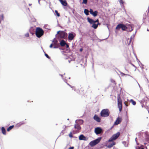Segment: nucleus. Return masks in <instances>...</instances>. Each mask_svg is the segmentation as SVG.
Masks as SVG:
<instances>
[{
	"mask_svg": "<svg viewBox=\"0 0 149 149\" xmlns=\"http://www.w3.org/2000/svg\"><path fill=\"white\" fill-rule=\"evenodd\" d=\"M87 1L88 0H83L82 3L86 4L87 3Z\"/></svg>",
	"mask_w": 149,
	"mask_h": 149,
	"instance_id": "nucleus-27",
	"label": "nucleus"
},
{
	"mask_svg": "<svg viewBox=\"0 0 149 149\" xmlns=\"http://www.w3.org/2000/svg\"><path fill=\"white\" fill-rule=\"evenodd\" d=\"M93 119L98 122H100L101 121V118L96 115H95L93 117Z\"/></svg>",
	"mask_w": 149,
	"mask_h": 149,
	"instance_id": "nucleus-13",
	"label": "nucleus"
},
{
	"mask_svg": "<svg viewBox=\"0 0 149 149\" xmlns=\"http://www.w3.org/2000/svg\"><path fill=\"white\" fill-rule=\"evenodd\" d=\"M84 13L86 15H89V11L88 9H85L84 11Z\"/></svg>",
	"mask_w": 149,
	"mask_h": 149,
	"instance_id": "nucleus-23",
	"label": "nucleus"
},
{
	"mask_svg": "<svg viewBox=\"0 0 149 149\" xmlns=\"http://www.w3.org/2000/svg\"><path fill=\"white\" fill-rule=\"evenodd\" d=\"M119 2L121 4H122L123 5L124 2L123 0H120Z\"/></svg>",
	"mask_w": 149,
	"mask_h": 149,
	"instance_id": "nucleus-33",
	"label": "nucleus"
},
{
	"mask_svg": "<svg viewBox=\"0 0 149 149\" xmlns=\"http://www.w3.org/2000/svg\"><path fill=\"white\" fill-rule=\"evenodd\" d=\"M1 20H0V23H1Z\"/></svg>",
	"mask_w": 149,
	"mask_h": 149,
	"instance_id": "nucleus-43",
	"label": "nucleus"
},
{
	"mask_svg": "<svg viewBox=\"0 0 149 149\" xmlns=\"http://www.w3.org/2000/svg\"><path fill=\"white\" fill-rule=\"evenodd\" d=\"M79 139L80 140H86V138L85 137L83 134L80 135L79 137Z\"/></svg>",
	"mask_w": 149,
	"mask_h": 149,
	"instance_id": "nucleus-16",
	"label": "nucleus"
},
{
	"mask_svg": "<svg viewBox=\"0 0 149 149\" xmlns=\"http://www.w3.org/2000/svg\"><path fill=\"white\" fill-rule=\"evenodd\" d=\"M92 26L91 27L93 28H94V29H96L98 25H100V23H97V24H95V23H92Z\"/></svg>",
	"mask_w": 149,
	"mask_h": 149,
	"instance_id": "nucleus-14",
	"label": "nucleus"
},
{
	"mask_svg": "<svg viewBox=\"0 0 149 149\" xmlns=\"http://www.w3.org/2000/svg\"><path fill=\"white\" fill-rule=\"evenodd\" d=\"M55 13H56V14L57 15V16H58V17H59L60 16V15L59 14V13H58V12L57 11V10H55Z\"/></svg>",
	"mask_w": 149,
	"mask_h": 149,
	"instance_id": "nucleus-29",
	"label": "nucleus"
},
{
	"mask_svg": "<svg viewBox=\"0 0 149 149\" xmlns=\"http://www.w3.org/2000/svg\"><path fill=\"white\" fill-rule=\"evenodd\" d=\"M44 33L43 30L40 27H37L36 29L35 34L36 36L40 38L42 36Z\"/></svg>",
	"mask_w": 149,
	"mask_h": 149,
	"instance_id": "nucleus-2",
	"label": "nucleus"
},
{
	"mask_svg": "<svg viewBox=\"0 0 149 149\" xmlns=\"http://www.w3.org/2000/svg\"><path fill=\"white\" fill-rule=\"evenodd\" d=\"M110 112L108 109H104L102 110L101 111L100 114L101 116L102 117H107L109 116Z\"/></svg>",
	"mask_w": 149,
	"mask_h": 149,
	"instance_id": "nucleus-3",
	"label": "nucleus"
},
{
	"mask_svg": "<svg viewBox=\"0 0 149 149\" xmlns=\"http://www.w3.org/2000/svg\"><path fill=\"white\" fill-rule=\"evenodd\" d=\"M124 103L126 107L128 106L130 104V103H129L127 101H125Z\"/></svg>",
	"mask_w": 149,
	"mask_h": 149,
	"instance_id": "nucleus-28",
	"label": "nucleus"
},
{
	"mask_svg": "<svg viewBox=\"0 0 149 149\" xmlns=\"http://www.w3.org/2000/svg\"><path fill=\"white\" fill-rule=\"evenodd\" d=\"M1 16V18H2V19H3V15H2Z\"/></svg>",
	"mask_w": 149,
	"mask_h": 149,
	"instance_id": "nucleus-40",
	"label": "nucleus"
},
{
	"mask_svg": "<svg viewBox=\"0 0 149 149\" xmlns=\"http://www.w3.org/2000/svg\"><path fill=\"white\" fill-rule=\"evenodd\" d=\"M87 21L88 22H89L90 24H92V23H99V20L98 19H97L95 21H94L93 19H92L90 18L89 17H87Z\"/></svg>",
	"mask_w": 149,
	"mask_h": 149,
	"instance_id": "nucleus-8",
	"label": "nucleus"
},
{
	"mask_svg": "<svg viewBox=\"0 0 149 149\" xmlns=\"http://www.w3.org/2000/svg\"><path fill=\"white\" fill-rule=\"evenodd\" d=\"M136 149H144V148L141 147H138L136 148Z\"/></svg>",
	"mask_w": 149,
	"mask_h": 149,
	"instance_id": "nucleus-32",
	"label": "nucleus"
},
{
	"mask_svg": "<svg viewBox=\"0 0 149 149\" xmlns=\"http://www.w3.org/2000/svg\"><path fill=\"white\" fill-rule=\"evenodd\" d=\"M25 36L26 37H29V33L26 34L25 35Z\"/></svg>",
	"mask_w": 149,
	"mask_h": 149,
	"instance_id": "nucleus-34",
	"label": "nucleus"
},
{
	"mask_svg": "<svg viewBox=\"0 0 149 149\" xmlns=\"http://www.w3.org/2000/svg\"><path fill=\"white\" fill-rule=\"evenodd\" d=\"M58 48V47H56V46H54V48Z\"/></svg>",
	"mask_w": 149,
	"mask_h": 149,
	"instance_id": "nucleus-39",
	"label": "nucleus"
},
{
	"mask_svg": "<svg viewBox=\"0 0 149 149\" xmlns=\"http://www.w3.org/2000/svg\"><path fill=\"white\" fill-rule=\"evenodd\" d=\"M116 144V143L114 142H112V143L109 144V145L107 146V147L109 148H111L112 146L115 145Z\"/></svg>",
	"mask_w": 149,
	"mask_h": 149,
	"instance_id": "nucleus-18",
	"label": "nucleus"
},
{
	"mask_svg": "<svg viewBox=\"0 0 149 149\" xmlns=\"http://www.w3.org/2000/svg\"><path fill=\"white\" fill-rule=\"evenodd\" d=\"M74 128L76 129H77V130H80L81 129L80 125L77 123L75 124Z\"/></svg>",
	"mask_w": 149,
	"mask_h": 149,
	"instance_id": "nucleus-17",
	"label": "nucleus"
},
{
	"mask_svg": "<svg viewBox=\"0 0 149 149\" xmlns=\"http://www.w3.org/2000/svg\"><path fill=\"white\" fill-rule=\"evenodd\" d=\"M148 113H149V111H148Z\"/></svg>",
	"mask_w": 149,
	"mask_h": 149,
	"instance_id": "nucleus-44",
	"label": "nucleus"
},
{
	"mask_svg": "<svg viewBox=\"0 0 149 149\" xmlns=\"http://www.w3.org/2000/svg\"><path fill=\"white\" fill-rule=\"evenodd\" d=\"M83 50V48H81L80 49L79 51L80 52H81Z\"/></svg>",
	"mask_w": 149,
	"mask_h": 149,
	"instance_id": "nucleus-36",
	"label": "nucleus"
},
{
	"mask_svg": "<svg viewBox=\"0 0 149 149\" xmlns=\"http://www.w3.org/2000/svg\"><path fill=\"white\" fill-rule=\"evenodd\" d=\"M74 147L73 146L70 147L69 148V149H74Z\"/></svg>",
	"mask_w": 149,
	"mask_h": 149,
	"instance_id": "nucleus-35",
	"label": "nucleus"
},
{
	"mask_svg": "<svg viewBox=\"0 0 149 149\" xmlns=\"http://www.w3.org/2000/svg\"><path fill=\"white\" fill-rule=\"evenodd\" d=\"M45 56L46 57L49 59L50 58V57L46 53H45Z\"/></svg>",
	"mask_w": 149,
	"mask_h": 149,
	"instance_id": "nucleus-31",
	"label": "nucleus"
},
{
	"mask_svg": "<svg viewBox=\"0 0 149 149\" xmlns=\"http://www.w3.org/2000/svg\"><path fill=\"white\" fill-rule=\"evenodd\" d=\"M60 45L62 47L64 46L66 44V43L65 42V41L63 40H62L60 43Z\"/></svg>",
	"mask_w": 149,
	"mask_h": 149,
	"instance_id": "nucleus-19",
	"label": "nucleus"
},
{
	"mask_svg": "<svg viewBox=\"0 0 149 149\" xmlns=\"http://www.w3.org/2000/svg\"><path fill=\"white\" fill-rule=\"evenodd\" d=\"M102 129L99 127L95 128V132L96 134H100L102 132Z\"/></svg>",
	"mask_w": 149,
	"mask_h": 149,
	"instance_id": "nucleus-9",
	"label": "nucleus"
},
{
	"mask_svg": "<svg viewBox=\"0 0 149 149\" xmlns=\"http://www.w3.org/2000/svg\"><path fill=\"white\" fill-rule=\"evenodd\" d=\"M129 101L134 105H135L136 104V102L132 99L130 100Z\"/></svg>",
	"mask_w": 149,
	"mask_h": 149,
	"instance_id": "nucleus-24",
	"label": "nucleus"
},
{
	"mask_svg": "<svg viewBox=\"0 0 149 149\" xmlns=\"http://www.w3.org/2000/svg\"><path fill=\"white\" fill-rule=\"evenodd\" d=\"M89 12L90 13L93 15L94 17H95L97 15L98 12L97 11H93L91 9H90Z\"/></svg>",
	"mask_w": 149,
	"mask_h": 149,
	"instance_id": "nucleus-10",
	"label": "nucleus"
},
{
	"mask_svg": "<svg viewBox=\"0 0 149 149\" xmlns=\"http://www.w3.org/2000/svg\"><path fill=\"white\" fill-rule=\"evenodd\" d=\"M57 34H59V37L61 38H64L66 35V33L63 31H58Z\"/></svg>",
	"mask_w": 149,
	"mask_h": 149,
	"instance_id": "nucleus-7",
	"label": "nucleus"
},
{
	"mask_svg": "<svg viewBox=\"0 0 149 149\" xmlns=\"http://www.w3.org/2000/svg\"><path fill=\"white\" fill-rule=\"evenodd\" d=\"M53 44H51L50 45V47L51 48H52V46H53Z\"/></svg>",
	"mask_w": 149,
	"mask_h": 149,
	"instance_id": "nucleus-37",
	"label": "nucleus"
},
{
	"mask_svg": "<svg viewBox=\"0 0 149 149\" xmlns=\"http://www.w3.org/2000/svg\"><path fill=\"white\" fill-rule=\"evenodd\" d=\"M118 106L119 109V111H121L122 108V101L120 95H118L117 96Z\"/></svg>",
	"mask_w": 149,
	"mask_h": 149,
	"instance_id": "nucleus-4",
	"label": "nucleus"
},
{
	"mask_svg": "<svg viewBox=\"0 0 149 149\" xmlns=\"http://www.w3.org/2000/svg\"><path fill=\"white\" fill-rule=\"evenodd\" d=\"M25 124V123L23 121L20 122L19 123L17 124L16 125L17 127H20L21 125H24Z\"/></svg>",
	"mask_w": 149,
	"mask_h": 149,
	"instance_id": "nucleus-20",
	"label": "nucleus"
},
{
	"mask_svg": "<svg viewBox=\"0 0 149 149\" xmlns=\"http://www.w3.org/2000/svg\"><path fill=\"white\" fill-rule=\"evenodd\" d=\"M128 28L130 29L129 31H127L131 32L133 30V27L131 26H130ZM120 29H121L123 31H125L128 28L124 24H120L117 25L116 28V30H119Z\"/></svg>",
	"mask_w": 149,
	"mask_h": 149,
	"instance_id": "nucleus-1",
	"label": "nucleus"
},
{
	"mask_svg": "<svg viewBox=\"0 0 149 149\" xmlns=\"http://www.w3.org/2000/svg\"><path fill=\"white\" fill-rule=\"evenodd\" d=\"M147 144V143H144V144L145 145H146Z\"/></svg>",
	"mask_w": 149,
	"mask_h": 149,
	"instance_id": "nucleus-41",
	"label": "nucleus"
},
{
	"mask_svg": "<svg viewBox=\"0 0 149 149\" xmlns=\"http://www.w3.org/2000/svg\"><path fill=\"white\" fill-rule=\"evenodd\" d=\"M75 36V33H69L68 34V39L69 40H72L74 39Z\"/></svg>",
	"mask_w": 149,
	"mask_h": 149,
	"instance_id": "nucleus-11",
	"label": "nucleus"
},
{
	"mask_svg": "<svg viewBox=\"0 0 149 149\" xmlns=\"http://www.w3.org/2000/svg\"><path fill=\"white\" fill-rule=\"evenodd\" d=\"M74 131H73L72 132V133L74 134L76 133ZM69 136L70 138H72L73 137L72 134V132H70V133L68 135Z\"/></svg>",
	"mask_w": 149,
	"mask_h": 149,
	"instance_id": "nucleus-22",
	"label": "nucleus"
},
{
	"mask_svg": "<svg viewBox=\"0 0 149 149\" xmlns=\"http://www.w3.org/2000/svg\"><path fill=\"white\" fill-rule=\"evenodd\" d=\"M101 138L99 137L98 138L90 142L89 145L91 147H93L98 144L100 141Z\"/></svg>",
	"mask_w": 149,
	"mask_h": 149,
	"instance_id": "nucleus-5",
	"label": "nucleus"
},
{
	"mask_svg": "<svg viewBox=\"0 0 149 149\" xmlns=\"http://www.w3.org/2000/svg\"><path fill=\"white\" fill-rule=\"evenodd\" d=\"M120 133L118 132L116 134L113 135L112 136L109 140V142L113 141L116 139L119 136Z\"/></svg>",
	"mask_w": 149,
	"mask_h": 149,
	"instance_id": "nucleus-6",
	"label": "nucleus"
},
{
	"mask_svg": "<svg viewBox=\"0 0 149 149\" xmlns=\"http://www.w3.org/2000/svg\"><path fill=\"white\" fill-rule=\"evenodd\" d=\"M66 47L67 48H68L69 47V45H68L67 44H66Z\"/></svg>",
	"mask_w": 149,
	"mask_h": 149,
	"instance_id": "nucleus-38",
	"label": "nucleus"
},
{
	"mask_svg": "<svg viewBox=\"0 0 149 149\" xmlns=\"http://www.w3.org/2000/svg\"><path fill=\"white\" fill-rule=\"evenodd\" d=\"M2 132L4 135L6 134V131L4 127H2L1 129Z\"/></svg>",
	"mask_w": 149,
	"mask_h": 149,
	"instance_id": "nucleus-21",
	"label": "nucleus"
},
{
	"mask_svg": "<svg viewBox=\"0 0 149 149\" xmlns=\"http://www.w3.org/2000/svg\"><path fill=\"white\" fill-rule=\"evenodd\" d=\"M146 141L147 142L149 143V138L148 137L146 138Z\"/></svg>",
	"mask_w": 149,
	"mask_h": 149,
	"instance_id": "nucleus-30",
	"label": "nucleus"
},
{
	"mask_svg": "<svg viewBox=\"0 0 149 149\" xmlns=\"http://www.w3.org/2000/svg\"><path fill=\"white\" fill-rule=\"evenodd\" d=\"M29 6H30L31 5V4H29Z\"/></svg>",
	"mask_w": 149,
	"mask_h": 149,
	"instance_id": "nucleus-42",
	"label": "nucleus"
},
{
	"mask_svg": "<svg viewBox=\"0 0 149 149\" xmlns=\"http://www.w3.org/2000/svg\"><path fill=\"white\" fill-rule=\"evenodd\" d=\"M14 127V126L13 125L10 126L7 128V131L8 132H9Z\"/></svg>",
	"mask_w": 149,
	"mask_h": 149,
	"instance_id": "nucleus-25",
	"label": "nucleus"
},
{
	"mask_svg": "<svg viewBox=\"0 0 149 149\" xmlns=\"http://www.w3.org/2000/svg\"><path fill=\"white\" fill-rule=\"evenodd\" d=\"M123 143L125 147L127 146L128 144L127 142L126 141H123Z\"/></svg>",
	"mask_w": 149,
	"mask_h": 149,
	"instance_id": "nucleus-26",
	"label": "nucleus"
},
{
	"mask_svg": "<svg viewBox=\"0 0 149 149\" xmlns=\"http://www.w3.org/2000/svg\"><path fill=\"white\" fill-rule=\"evenodd\" d=\"M122 119L121 118L118 117L114 123V125H117L119 124L122 121Z\"/></svg>",
	"mask_w": 149,
	"mask_h": 149,
	"instance_id": "nucleus-12",
	"label": "nucleus"
},
{
	"mask_svg": "<svg viewBox=\"0 0 149 149\" xmlns=\"http://www.w3.org/2000/svg\"><path fill=\"white\" fill-rule=\"evenodd\" d=\"M61 4L63 6H66L67 5V3L65 0H59Z\"/></svg>",
	"mask_w": 149,
	"mask_h": 149,
	"instance_id": "nucleus-15",
	"label": "nucleus"
}]
</instances>
